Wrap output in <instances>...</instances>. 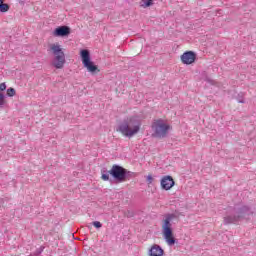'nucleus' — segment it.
Masks as SVG:
<instances>
[{
  "instance_id": "obj_1",
  "label": "nucleus",
  "mask_w": 256,
  "mask_h": 256,
  "mask_svg": "<svg viewBox=\"0 0 256 256\" xmlns=\"http://www.w3.org/2000/svg\"><path fill=\"white\" fill-rule=\"evenodd\" d=\"M173 219H177V214L168 213L164 216V219L162 220L163 239L170 247H173V245L177 243V238H175V235L173 234V224L171 223Z\"/></svg>"
},
{
  "instance_id": "obj_2",
  "label": "nucleus",
  "mask_w": 256,
  "mask_h": 256,
  "mask_svg": "<svg viewBox=\"0 0 256 256\" xmlns=\"http://www.w3.org/2000/svg\"><path fill=\"white\" fill-rule=\"evenodd\" d=\"M141 129V121L137 117H131L130 119L124 120L116 129L118 133L124 135V137H133V135L139 133Z\"/></svg>"
},
{
  "instance_id": "obj_3",
  "label": "nucleus",
  "mask_w": 256,
  "mask_h": 256,
  "mask_svg": "<svg viewBox=\"0 0 256 256\" xmlns=\"http://www.w3.org/2000/svg\"><path fill=\"white\" fill-rule=\"evenodd\" d=\"M109 173L116 183H125V181H130V179L135 177L134 172H131L118 164H114L109 170Z\"/></svg>"
},
{
  "instance_id": "obj_4",
  "label": "nucleus",
  "mask_w": 256,
  "mask_h": 256,
  "mask_svg": "<svg viewBox=\"0 0 256 256\" xmlns=\"http://www.w3.org/2000/svg\"><path fill=\"white\" fill-rule=\"evenodd\" d=\"M50 51H52V54L54 55L52 66L55 67V69H63V67H65L66 60L65 52H63V48H61V45L52 44L50 47Z\"/></svg>"
},
{
  "instance_id": "obj_5",
  "label": "nucleus",
  "mask_w": 256,
  "mask_h": 256,
  "mask_svg": "<svg viewBox=\"0 0 256 256\" xmlns=\"http://www.w3.org/2000/svg\"><path fill=\"white\" fill-rule=\"evenodd\" d=\"M151 127L153 131L152 137L155 139H165L170 129V126L166 124L163 119L154 120Z\"/></svg>"
},
{
  "instance_id": "obj_6",
  "label": "nucleus",
  "mask_w": 256,
  "mask_h": 256,
  "mask_svg": "<svg viewBox=\"0 0 256 256\" xmlns=\"http://www.w3.org/2000/svg\"><path fill=\"white\" fill-rule=\"evenodd\" d=\"M235 213L236 214L234 216L228 215L224 217V225H231V223H237V221H241L243 217L251 213V209H249L247 206H242L238 208Z\"/></svg>"
},
{
  "instance_id": "obj_7",
  "label": "nucleus",
  "mask_w": 256,
  "mask_h": 256,
  "mask_svg": "<svg viewBox=\"0 0 256 256\" xmlns=\"http://www.w3.org/2000/svg\"><path fill=\"white\" fill-rule=\"evenodd\" d=\"M80 57L82 59V64L89 71V73H99V68L93 61H91V52L88 49H82L80 51Z\"/></svg>"
},
{
  "instance_id": "obj_8",
  "label": "nucleus",
  "mask_w": 256,
  "mask_h": 256,
  "mask_svg": "<svg viewBox=\"0 0 256 256\" xmlns=\"http://www.w3.org/2000/svg\"><path fill=\"white\" fill-rule=\"evenodd\" d=\"M184 65H193L197 60V54L193 51H186L180 57Z\"/></svg>"
},
{
  "instance_id": "obj_9",
  "label": "nucleus",
  "mask_w": 256,
  "mask_h": 256,
  "mask_svg": "<svg viewBox=\"0 0 256 256\" xmlns=\"http://www.w3.org/2000/svg\"><path fill=\"white\" fill-rule=\"evenodd\" d=\"M160 185L164 191H171V189L175 187V180L170 175L163 176L160 181Z\"/></svg>"
},
{
  "instance_id": "obj_10",
  "label": "nucleus",
  "mask_w": 256,
  "mask_h": 256,
  "mask_svg": "<svg viewBox=\"0 0 256 256\" xmlns=\"http://www.w3.org/2000/svg\"><path fill=\"white\" fill-rule=\"evenodd\" d=\"M53 37H69L71 35V28L69 26H59L57 27L53 33Z\"/></svg>"
},
{
  "instance_id": "obj_11",
  "label": "nucleus",
  "mask_w": 256,
  "mask_h": 256,
  "mask_svg": "<svg viewBox=\"0 0 256 256\" xmlns=\"http://www.w3.org/2000/svg\"><path fill=\"white\" fill-rule=\"evenodd\" d=\"M149 256H163L165 255V250L159 244H154L148 251Z\"/></svg>"
},
{
  "instance_id": "obj_12",
  "label": "nucleus",
  "mask_w": 256,
  "mask_h": 256,
  "mask_svg": "<svg viewBox=\"0 0 256 256\" xmlns=\"http://www.w3.org/2000/svg\"><path fill=\"white\" fill-rule=\"evenodd\" d=\"M9 9H10L9 4L3 3V4L0 6V13H7V11H9Z\"/></svg>"
},
{
  "instance_id": "obj_13",
  "label": "nucleus",
  "mask_w": 256,
  "mask_h": 256,
  "mask_svg": "<svg viewBox=\"0 0 256 256\" xmlns=\"http://www.w3.org/2000/svg\"><path fill=\"white\" fill-rule=\"evenodd\" d=\"M110 175H111V173H109V171L103 170V171H102L101 179H102L103 181H110V179H109V176H110Z\"/></svg>"
},
{
  "instance_id": "obj_14",
  "label": "nucleus",
  "mask_w": 256,
  "mask_h": 256,
  "mask_svg": "<svg viewBox=\"0 0 256 256\" xmlns=\"http://www.w3.org/2000/svg\"><path fill=\"white\" fill-rule=\"evenodd\" d=\"M6 95L7 97H15L16 95L15 88H12V87L8 88Z\"/></svg>"
},
{
  "instance_id": "obj_15",
  "label": "nucleus",
  "mask_w": 256,
  "mask_h": 256,
  "mask_svg": "<svg viewBox=\"0 0 256 256\" xmlns=\"http://www.w3.org/2000/svg\"><path fill=\"white\" fill-rule=\"evenodd\" d=\"M151 5H153V0H143V4L141 5V7H151Z\"/></svg>"
},
{
  "instance_id": "obj_16",
  "label": "nucleus",
  "mask_w": 256,
  "mask_h": 256,
  "mask_svg": "<svg viewBox=\"0 0 256 256\" xmlns=\"http://www.w3.org/2000/svg\"><path fill=\"white\" fill-rule=\"evenodd\" d=\"M5 105V94L0 92V107H3Z\"/></svg>"
},
{
  "instance_id": "obj_17",
  "label": "nucleus",
  "mask_w": 256,
  "mask_h": 256,
  "mask_svg": "<svg viewBox=\"0 0 256 256\" xmlns=\"http://www.w3.org/2000/svg\"><path fill=\"white\" fill-rule=\"evenodd\" d=\"M125 217H128V219H130L131 217H135V212L128 210L127 212H125Z\"/></svg>"
},
{
  "instance_id": "obj_18",
  "label": "nucleus",
  "mask_w": 256,
  "mask_h": 256,
  "mask_svg": "<svg viewBox=\"0 0 256 256\" xmlns=\"http://www.w3.org/2000/svg\"><path fill=\"white\" fill-rule=\"evenodd\" d=\"M92 225L96 228V229H101V227H103V224H101V222L99 221H94L92 223Z\"/></svg>"
},
{
  "instance_id": "obj_19",
  "label": "nucleus",
  "mask_w": 256,
  "mask_h": 256,
  "mask_svg": "<svg viewBox=\"0 0 256 256\" xmlns=\"http://www.w3.org/2000/svg\"><path fill=\"white\" fill-rule=\"evenodd\" d=\"M7 89V84L5 82L0 83V91H5Z\"/></svg>"
},
{
  "instance_id": "obj_20",
  "label": "nucleus",
  "mask_w": 256,
  "mask_h": 256,
  "mask_svg": "<svg viewBox=\"0 0 256 256\" xmlns=\"http://www.w3.org/2000/svg\"><path fill=\"white\" fill-rule=\"evenodd\" d=\"M147 183H148V185H151V183H153V176L152 175L147 176Z\"/></svg>"
},
{
  "instance_id": "obj_21",
  "label": "nucleus",
  "mask_w": 256,
  "mask_h": 256,
  "mask_svg": "<svg viewBox=\"0 0 256 256\" xmlns=\"http://www.w3.org/2000/svg\"><path fill=\"white\" fill-rule=\"evenodd\" d=\"M41 253H43V247H40L39 249H37L34 254H35L36 256H39V255H41Z\"/></svg>"
},
{
  "instance_id": "obj_22",
  "label": "nucleus",
  "mask_w": 256,
  "mask_h": 256,
  "mask_svg": "<svg viewBox=\"0 0 256 256\" xmlns=\"http://www.w3.org/2000/svg\"><path fill=\"white\" fill-rule=\"evenodd\" d=\"M5 2V0H0V7L2 6V4Z\"/></svg>"
},
{
  "instance_id": "obj_23",
  "label": "nucleus",
  "mask_w": 256,
  "mask_h": 256,
  "mask_svg": "<svg viewBox=\"0 0 256 256\" xmlns=\"http://www.w3.org/2000/svg\"><path fill=\"white\" fill-rule=\"evenodd\" d=\"M238 103H245V100H238Z\"/></svg>"
}]
</instances>
